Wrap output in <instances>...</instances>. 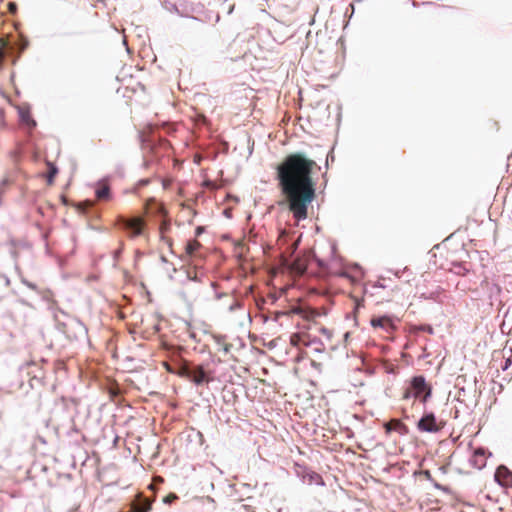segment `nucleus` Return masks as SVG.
Listing matches in <instances>:
<instances>
[{
  "mask_svg": "<svg viewBox=\"0 0 512 512\" xmlns=\"http://www.w3.org/2000/svg\"><path fill=\"white\" fill-rule=\"evenodd\" d=\"M332 339L331 330L313 323L309 324L306 329L293 333L290 336L291 346L297 348L300 352V357L308 356V351L323 352L326 349V344L330 343Z\"/></svg>",
  "mask_w": 512,
  "mask_h": 512,
  "instance_id": "2",
  "label": "nucleus"
},
{
  "mask_svg": "<svg viewBox=\"0 0 512 512\" xmlns=\"http://www.w3.org/2000/svg\"><path fill=\"white\" fill-rule=\"evenodd\" d=\"M192 369L184 366L180 369L179 371V375L180 376H183V377H186V378H189V374L191 373Z\"/></svg>",
  "mask_w": 512,
  "mask_h": 512,
  "instance_id": "17",
  "label": "nucleus"
},
{
  "mask_svg": "<svg viewBox=\"0 0 512 512\" xmlns=\"http://www.w3.org/2000/svg\"><path fill=\"white\" fill-rule=\"evenodd\" d=\"M95 195L98 201H110L112 193L107 180H100L95 185Z\"/></svg>",
  "mask_w": 512,
  "mask_h": 512,
  "instance_id": "7",
  "label": "nucleus"
},
{
  "mask_svg": "<svg viewBox=\"0 0 512 512\" xmlns=\"http://www.w3.org/2000/svg\"><path fill=\"white\" fill-rule=\"evenodd\" d=\"M371 326L373 328H380L386 332H391L395 330V325L393 319L389 316H373L370 320Z\"/></svg>",
  "mask_w": 512,
  "mask_h": 512,
  "instance_id": "6",
  "label": "nucleus"
},
{
  "mask_svg": "<svg viewBox=\"0 0 512 512\" xmlns=\"http://www.w3.org/2000/svg\"><path fill=\"white\" fill-rule=\"evenodd\" d=\"M188 379L193 381L195 384L199 385L206 380V373L202 367L198 366L192 369Z\"/></svg>",
  "mask_w": 512,
  "mask_h": 512,
  "instance_id": "12",
  "label": "nucleus"
},
{
  "mask_svg": "<svg viewBox=\"0 0 512 512\" xmlns=\"http://www.w3.org/2000/svg\"><path fill=\"white\" fill-rule=\"evenodd\" d=\"M150 509L151 503L147 498L143 499L141 503L136 504L133 507L134 512H148Z\"/></svg>",
  "mask_w": 512,
  "mask_h": 512,
  "instance_id": "15",
  "label": "nucleus"
},
{
  "mask_svg": "<svg viewBox=\"0 0 512 512\" xmlns=\"http://www.w3.org/2000/svg\"><path fill=\"white\" fill-rule=\"evenodd\" d=\"M203 232V227L199 226L196 228L195 235L199 236Z\"/></svg>",
  "mask_w": 512,
  "mask_h": 512,
  "instance_id": "24",
  "label": "nucleus"
},
{
  "mask_svg": "<svg viewBox=\"0 0 512 512\" xmlns=\"http://www.w3.org/2000/svg\"><path fill=\"white\" fill-rule=\"evenodd\" d=\"M444 427L443 422H437L433 413L424 415L417 423V428L422 432L436 433Z\"/></svg>",
  "mask_w": 512,
  "mask_h": 512,
  "instance_id": "5",
  "label": "nucleus"
},
{
  "mask_svg": "<svg viewBox=\"0 0 512 512\" xmlns=\"http://www.w3.org/2000/svg\"><path fill=\"white\" fill-rule=\"evenodd\" d=\"M434 485H435V487H436V488H438V489H440V488H441V486H440L439 484H437V483H435Z\"/></svg>",
  "mask_w": 512,
  "mask_h": 512,
  "instance_id": "27",
  "label": "nucleus"
},
{
  "mask_svg": "<svg viewBox=\"0 0 512 512\" xmlns=\"http://www.w3.org/2000/svg\"><path fill=\"white\" fill-rule=\"evenodd\" d=\"M149 183V179H142L138 182L137 186H144V185H147Z\"/></svg>",
  "mask_w": 512,
  "mask_h": 512,
  "instance_id": "23",
  "label": "nucleus"
},
{
  "mask_svg": "<svg viewBox=\"0 0 512 512\" xmlns=\"http://www.w3.org/2000/svg\"><path fill=\"white\" fill-rule=\"evenodd\" d=\"M422 473H423V475L425 476V478H426L427 480H429V481H433V479H432V475H431V473H430V471H429V470H425V471H423Z\"/></svg>",
  "mask_w": 512,
  "mask_h": 512,
  "instance_id": "22",
  "label": "nucleus"
},
{
  "mask_svg": "<svg viewBox=\"0 0 512 512\" xmlns=\"http://www.w3.org/2000/svg\"><path fill=\"white\" fill-rule=\"evenodd\" d=\"M290 269L291 272L295 273L296 275H302L307 269L306 260L301 258L295 259L292 262Z\"/></svg>",
  "mask_w": 512,
  "mask_h": 512,
  "instance_id": "13",
  "label": "nucleus"
},
{
  "mask_svg": "<svg viewBox=\"0 0 512 512\" xmlns=\"http://www.w3.org/2000/svg\"><path fill=\"white\" fill-rule=\"evenodd\" d=\"M384 428L386 433L395 431L401 435L406 434L408 431L407 426L399 419H391L384 424Z\"/></svg>",
  "mask_w": 512,
  "mask_h": 512,
  "instance_id": "10",
  "label": "nucleus"
},
{
  "mask_svg": "<svg viewBox=\"0 0 512 512\" xmlns=\"http://www.w3.org/2000/svg\"><path fill=\"white\" fill-rule=\"evenodd\" d=\"M317 163L305 154H288L276 167V180L293 218L300 222L308 217V209L316 197L312 174Z\"/></svg>",
  "mask_w": 512,
  "mask_h": 512,
  "instance_id": "1",
  "label": "nucleus"
},
{
  "mask_svg": "<svg viewBox=\"0 0 512 512\" xmlns=\"http://www.w3.org/2000/svg\"><path fill=\"white\" fill-rule=\"evenodd\" d=\"M431 392L432 388L426 383L424 376L419 375L411 379L409 387L403 393V399L414 397L425 403L431 396Z\"/></svg>",
  "mask_w": 512,
  "mask_h": 512,
  "instance_id": "3",
  "label": "nucleus"
},
{
  "mask_svg": "<svg viewBox=\"0 0 512 512\" xmlns=\"http://www.w3.org/2000/svg\"><path fill=\"white\" fill-rule=\"evenodd\" d=\"M176 499H178V496L176 494H174V493H170L169 495H167L164 498V502L170 504L173 501H175Z\"/></svg>",
  "mask_w": 512,
  "mask_h": 512,
  "instance_id": "18",
  "label": "nucleus"
},
{
  "mask_svg": "<svg viewBox=\"0 0 512 512\" xmlns=\"http://www.w3.org/2000/svg\"><path fill=\"white\" fill-rule=\"evenodd\" d=\"M201 249L202 245L197 239L189 240L185 246V254L189 258H196L200 256Z\"/></svg>",
  "mask_w": 512,
  "mask_h": 512,
  "instance_id": "11",
  "label": "nucleus"
},
{
  "mask_svg": "<svg viewBox=\"0 0 512 512\" xmlns=\"http://www.w3.org/2000/svg\"><path fill=\"white\" fill-rule=\"evenodd\" d=\"M119 253H120V250H117V251L115 252V256H119Z\"/></svg>",
  "mask_w": 512,
  "mask_h": 512,
  "instance_id": "28",
  "label": "nucleus"
},
{
  "mask_svg": "<svg viewBox=\"0 0 512 512\" xmlns=\"http://www.w3.org/2000/svg\"><path fill=\"white\" fill-rule=\"evenodd\" d=\"M314 314H315V312L311 311L309 313H305L304 317L307 319H310V317H312Z\"/></svg>",
  "mask_w": 512,
  "mask_h": 512,
  "instance_id": "25",
  "label": "nucleus"
},
{
  "mask_svg": "<svg viewBox=\"0 0 512 512\" xmlns=\"http://www.w3.org/2000/svg\"><path fill=\"white\" fill-rule=\"evenodd\" d=\"M117 224L126 231L129 237L135 238L144 234L146 229L145 220L142 217H118Z\"/></svg>",
  "mask_w": 512,
  "mask_h": 512,
  "instance_id": "4",
  "label": "nucleus"
},
{
  "mask_svg": "<svg viewBox=\"0 0 512 512\" xmlns=\"http://www.w3.org/2000/svg\"><path fill=\"white\" fill-rule=\"evenodd\" d=\"M495 480L502 486L512 485V472L506 466H499L495 472Z\"/></svg>",
  "mask_w": 512,
  "mask_h": 512,
  "instance_id": "9",
  "label": "nucleus"
},
{
  "mask_svg": "<svg viewBox=\"0 0 512 512\" xmlns=\"http://www.w3.org/2000/svg\"><path fill=\"white\" fill-rule=\"evenodd\" d=\"M169 228H170V223L168 221H166V220H163L161 225H160V236H161V239L163 241H165L168 246L171 247L172 246V239L169 238V237H166V235H165L166 232L169 230Z\"/></svg>",
  "mask_w": 512,
  "mask_h": 512,
  "instance_id": "14",
  "label": "nucleus"
},
{
  "mask_svg": "<svg viewBox=\"0 0 512 512\" xmlns=\"http://www.w3.org/2000/svg\"><path fill=\"white\" fill-rule=\"evenodd\" d=\"M152 204L157 205V206H158V209H159V211H160V212H162V211H163V207H162V205H161V204H157L154 200H150V201H148V202L146 203V208H147V209H151V205H152Z\"/></svg>",
  "mask_w": 512,
  "mask_h": 512,
  "instance_id": "19",
  "label": "nucleus"
},
{
  "mask_svg": "<svg viewBox=\"0 0 512 512\" xmlns=\"http://www.w3.org/2000/svg\"><path fill=\"white\" fill-rule=\"evenodd\" d=\"M69 512H80L79 507L71 509Z\"/></svg>",
  "mask_w": 512,
  "mask_h": 512,
  "instance_id": "26",
  "label": "nucleus"
},
{
  "mask_svg": "<svg viewBox=\"0 0 512 512\" xmlns=\"http://www.w3.org/2000/svg\"><path fill=\"white\" fill-rule=\"evenodd\" d=\"M488 455H490V453L482 447L475 449L470 459L471 465L479 470L484 468L486 466Z\"/></svg>",
  "mask_w": 512,
  "mask_h": 512,
  "instance_id": "8",
  "label": "nucleus"
},
{
  "mask_svg": "<svg viewBox=\"0 0 512 512\" xmlns=\"http://www.w3.org/2000/svg\"><path fill=\"white\" fill-rule=\"evenodd\" d=\"M93 206V203L90 202V201H85V202H82L79 204V207L83 208V209H87V208H90Z\"/></svg>",
  "mask_w": 512,
  "mask_h": 512,
  "instance_id": "21",
  "label": "nucleus"
},
{
  "mask_svg": "<svg viewBox=\"0 0 512 512\" xmlns=\"http://www.w3.org/2000/svg\"><path fill=\"white\" fill-rule=\"evenodd\" d=\"M8 10L11 12V13H15L17 11V5L16 3L14 2H9L8 3Z\"/></svg>",
  "mask_w": 512,
  "mask_h": 512,
  "instance_id": "20",
  "label": "nucleus"
},
{
  "mask_svg": "<svg viewBox=\"0 0 512 512\" xmlns=\"http://www.w3.org/2000/svg\"><path fill=\"white\" fill-rule=\"evenodd\" d=\"M48 166H49V171H48V175H47V183H48V185H52L53 181H54V177L56 176V174L58 172V169L51 163H49Z\"/></svg>",
  "mask_w": 512,
  "mask_h": 512,
  "instance_id": "16",
  "label": "nucleus"
}]
</instances>
